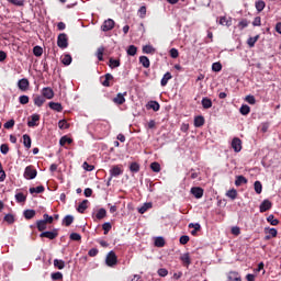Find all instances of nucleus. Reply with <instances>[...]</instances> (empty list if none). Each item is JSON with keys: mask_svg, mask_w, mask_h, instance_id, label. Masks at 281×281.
Masks as SVG:
<instances>
[{"mask_svg": "<svg viewBox=\"0 0 281 281\" xmlns=\"http://www.w3.org/2000/svg\"><path fill=\"white\" fill-rule=\"evenodd\" d=\"M57 46L60 47V49H67V47H69V38L66 33H60L58 35Z\"/></svg>", "mask_w": 281, "mask_h": 281, "instance_id": "obj_1", "label": "nucleus"}, {"mask_svg": "<svg viewBox=\"0 0 281 281\" xmlns=\"http://www.w3.org/2000/svg\"><path fill=\"white\" fill-rule=\"evenodd\" d=\"M36 175H38V171H36V168H34V166H27L24 169V179H27V180L36 179Z\"/></svg>", "mask_w": 281, "mask_h": 281, "instance_id": "obj_2", "label": "nucleus"}, {"mask_svg": "<svg viewBox=\"0 0 281 281\" xmlns=\"http://www.w3.org/2000/svg\"><path fill=\"white\" fill-rule=\"evenodd\" d=\"M40 238H48V240H56V238H58V228L41 233Z\"/></svg>", "mask_w": 281, "mask_h": 281, "instance_id": "obj_3", "label": "nucleus"}, {"mask_svg": "<svg viewBox=\"0 0 281 281\" xmlns=\"http://www.w3.org/2000/svg\"><path fill=\"white\" fill-rule=\"evenodd\" d=\"M105 262L108 267H115L117 265V255H115V251H110L106 256Z\"/></svg>", "mask_w": 281, "mask_h": 281, "instance_id": "obj_4", "label": "nucleus"}, {"mask_svg": "<svg viewBox=\"0 0 281 281\" xmlns=\"http://www.w3.org/2000/svg\"><path fill=\"white\" fill-rule=\"evenodd\" d=\"M126 95H128L127 92H119L115 98L112 99L114 104H117L119 106H122L124 102H126Z\"/></svg>", "mask_w": 281, "mask_h": 281, "instance_id": "obj_5", "label": "nucleus"}, {"mask_svg": "<svg viewBox=\"0 0 281 281\" xmlns=\"http://www.w3.org/2000/svg\"><path fill=\"white\" fill-rule=\"evenodd\" d=\"M113 27H115V21H113V19L105 20L101 25L102 32H111Z\"/></svg>", "mask_w": 281, "mask_h": 281, "instance_id": "obj_6", "label": "nucleus"}, {"mask_svg": "<svg viewBox=\"0 0 281 281\" xmlns=\"http://www.w3.org/2000/svg\"><path fill=\"white\" fill-rule=\"evenodd\" d=\"M41 122V115L40 114H33L27 121V126L30 128H34V126H38V123Z\"/></svg>", "mask_w": 281, "mask_h": 281, "instance_id": "obj_7", "label": "nucleus"}, {"mask_svg": "<svg viewBox=\"0 0 281 281\" xmlns=\"http://www.w3.org/2000/svg\"><path fill=\"white\" fill-rule=\"evenodd\" d=\"M110 175L112 177H120V175H124V169L122 165H115L110 169Z\"/></svg>", "mask_w": 281, "mask_h": 281, "instance_id": "obj_8", "label": "nucleus"}, {"mask_svg": "<svg viewBox=\"0 0 281 281\" xmlns=\"http://www.w3.org/2000/svg\"><path fill=\"white\" fill-rule=\"evenodd\" d=\"M232 148L235 153H240L243 150V140L238 137L233 138Z\"/></svg>", "mask_w": 281, "mask_h": 281, "instance_id": "obj_9", "label": "nucleus"}, {"mask_svg": "<svg viewBox=\"0 0 281 281\" xmlns=\"http://www.w3.org/2000/svg\"><path fill=\"white\" fill-rule=\"evenodd\" d=\"M265 234H267V236L265 237V240H271V238H276V236H278V229L266 227Z\"/></svg>", "mask_w": 281, "mask_h": 281, "instance_id": "obj_10", "label": "nucleus"}, {"mask_svg": "<svg viewBox=\"0 0 281 281\" xmlns=\"http://www.w3.org/2000/svg\"><path fill=\"white\" fill-rule=\"evenodd\" d=\"M18 89H20V91H27V89H30V80H27V78L20 79L18 81Z\"/></svg>", "mask_w": 281, "mask_h": 281, "instance_id": "obj_11", "label": "nucleus"}, {"mask_svg": "<svg viewBox=\"0 0 281 281\" xmlns=\"http://www.w3.org/2000/svg\"><path fill=\"white\" fill-rule=\"evenodd\" d=\"M42 97L46 98V100H52L54 98V89L49 87L43 88Z\"/></svg>", "mask_w": 281, "mask_h": 281, "instance_id": "obj_12", "label": "nucleus"}, {"mask_svg": "<svg viewBox=\"0 0 281 281\" xmlns=\"http://www.w3.org/2000/svg\"><path fill=\"white\" fill-rule=\"evenodd\" d=\"M272 203L269 200H263L262 203L259 206V210L261 213L268 212V210H271Z\"/></svg>", "mask_w": 281, "mask_h": 281, "instance_id": "obj_13", "label": "nucleus"}, {"mask_svg": "<svg viewBox=\"0 0 281 281\" xmlns=\"http://www.w3.org/2000/svg\"><path fill=\"white\" fill-rule=\"evenodd\" d=\"M180 260L183 265V267H190V265L192 263V259H190V254L186 252V254H182L180 256Z\"/></svg>", "mask_w": 281, "mask_h": 281, "instance_id": "obj_14", "label": "nucleus"}, {"mask_svg": "<svg viewBox=\"0 0 281 281\" xmlns=\"http://www.w3.org/2000/svg\"><path fill=\"white\" fill-rule=\"evenodd\" d=\"M191 194H193V196L195 199H202L203 198V189L201 187H193V188H191Z\"/></svg>", "mask_w": 281, "mask_h": 281, "instance_id": "obj_15", "label": "nucleus"}, {"mask_svg": "<svg viewBox=\"0 0 281 281\" xmlns=\"http://www.w3.org/2000/svg\"><path fill=\"white\" fill-rule=\"evenodd\" d=\"M193 124H194L195 128H201V126H204V124H205V117H203V115L195 116Z\"/></svg>", "mask_w": 281, "mask_h": 281, "instance_id": "obj_16", "label": "nucleus"}, {"mask_svg": "<svg viewBox=\"0 0 281 281\" xmlns=\"http://www.w3.org/2000/svg\"><path fill=\"white\" fill-rule=\"evenodd\" d=\"M89 205V200H83L77 207V212H79V214H85V211L87 210V207Z\"/></svg>", "mask_w": 281, "mask_h": 281, "instance_id": "obj_17", "label": "nucleus"}, {"mask_svg": "<svg viewBox=\"0 0 281 281\" xmlns=\"http://www.w3.org/2000/svg\"><path fill=\"white\" fill-rule=\"evenodd\" d=\"M220 25H225L226 27H232V18L229 16H221Z\"/></svg>", "mask_w": 281, "mask_h": 281, "instance_id": "obj_18", "label": "nucleus"}, {"mask_svg": "<svg viewBox=\"0 0 281 281\" xmlns=\"http://www.w3.org/2000/svg\"><path fill=\"white\" fill-rule=\"evenodd\" d=\"M22 137H23V145L27 150H30V148H32V137H30V135L27 134H24Z\"/></svg>", "mask_w": 281, "mask_h": 281, "instance_id": "obj_19", "label": "nucleus"}, {"mask_svg": "<svg viewBox=\"0 0 281 281\" xmlns=\"http://www.w3.org/2000/svg\"><path fill=\"white\" fill-rule=\"evenodd\" d=\"M30 194H43V192H45V187L43 186H38L36 188H30L29 189Z\"/></svg>", "mask_w": 281, "mask_h": 281, "instance_id": "obj_20", "label": "nucleus"}, {"mask_svg": "<svg viewBox=\"0 0 281 281\" xmlns=\"http://www.w3.org/2000/svg\"><path fill=\"white\" fill-rule=\"evenodd\" d=\"M48 105H49V109H52L53 111H57V113H63V104L56 103V102H49Z\"/></svg>", "mask_w": 281, "mask_h": 281, "instance_id": "obj_21", "label": "nucleus"}, {"mask_svg": "<svg viewBox=\"0 0 281 281\" xmlns=\"http://www.w3.org/2000/svg\"><path fill=\"white\" fill-rule=\"evenodd\" d=\"M189 228L193 229V231H191L192 236H196V233L201 232V224H199V223H195V224L191 223V224H189Z\"/></svg>", "mask_w": 281, "mask_h": 281, "instance_id": "obj_22", "label": "nucleus"}, {"mask_svg": "<svg viewBox=\"0 0 281 281\" xmlns=\"http://www.w3.org/2000/svg\"><path fill=\"white\" fill-rule=\"evenodd\" d=\"M228 281H243V279H240V274L236 271H231L228 273Z\"/></svg>", "mask_w": 281, "mask_h": 281, "instance_id": "obj_23", "label": "nucleus"}, {"mask_svg": "<svg viewBox=\"0 0 281 281\" xmlns=\"http://www.w3.org/2000/svg\"><path fill=\"white\" fill-rule=\"evenodd\" d=\"M74 223V215H66L63 218L61 225H65V227H69Z\"/></svg>", "mask_w": 281, "mask_h": 281, "instance_id": "obj_24", "label": "nucleus"}, {"mask_svg": "<svg viewBox=\"0 0 281 281\" xmlns=\"http://www.w3.org/2000/svg\"><path fill=\"white\" fill-rule=\"evenodd\" d=\"M111 80H113V75H111V74H105L104 80L101 81V85H102L103 87H111Z\"/></svg>", "mask_w": 281, "mask_h": 281, "instance_id": "obj_25", "label": "nucleus"}, {"mask_svg": "<svg viewBox=\"0 0 281 281\" xmlns=\"http://www.w3.org/2000/svg\"><path fill=\"white\" fill-rule=\"evenodd\" d=\"M35 106H42L45 104V98L43 95H35L33 99Z\"/></svg>", "mask_w": 281, "mask_h": 281, "instance_id": "obj_26", "label": "nucleus"}, {"mask_svg": "<svg viewBox=\"0 0 281 281\" xmlns=\"http://www.w3.org/2000/svg\"><path fill=\"white\" fill-rule=\"evenodd\" d=\"M248 180L244 176H237L235 180V186L240 187L243 184H247Z\"/></svg>", "mask_w": 281, "mask_h": 281, "instance_id": "obj_27", "label": "nucleus"}, {"mask_svg": "<svg viewBox=\"0 0 281 281\" xmlns=\"http://www.w3.org/2000/svg\"><path fill=\"white\" fill-rule=\"evenodd\" d=\"M139 63L145 69H148V67H150V59H148L146 56H140Z\"/></svg>", "mask_w": 281, "mask_h": 281, "instance_id": "obj_28", "label": "nucleus"}, {"mask_svg": "<svg viewBox=\"0 0 281 281\" xmlns=\"http://www.w3.org/2000/svg\"><path fill=\"white\" fill-rule=\"evenodd\" d=\"M34 216H36L35 210H25L24 211V218H26V221H31V218H34Z\"/></svg>", "mask_w": 281, "mask_h": 281, "instance_id": "obj_29", "label": "nucleus"}, {"mask_svg": "<svg viewBox=\"0 0 281 281\" xmlns=\"http://www.w3.org/2000/svg\"><path fill=\"white\" fill-rule=\"evenodd\" d=\"M36 227H37L38 232H45V229H47V224L45 223L44 220H38L36 222Z\"/></svg>", "mask_w": 281, "mask_h": 281, "instance_id": "obj_30", "label": "nucleus"}, {"mask_svg": "<svg viewBox=\"0 0 281 281\" xmlns=\"http://www.w3.org/2000/svg\"><path fill=\"white\" fill-rule=\"evenodd\" d=\"M239 113L241 115H249V113H251V108H249L247 104H243L239 109Z\"/></svg>", "mask_w": 281, "mask_h": 281, "instance_id": "obj_31", "label": "nucleus"}, {"mask_svg": "<svg viewBox=\"0 0 281 281\" xmlns=\"http://www.w3.org/2000/svg\"><path fill=\"white\" fill-rule=\"evenodd\" d=\"M172 79V75L170 72H166L160 81L161 87H166L168 85V80Z\"/></svg>", "mask_w": 281, "mask_h": 281, "instance_id": "obj_32", "label": "nucleus"}, {"mask_svg": "<svg viewBox=\"0 0 281 281\" xmlns=\"http://www.w3.org/2000/svg\"><path fill=\"white\" fill-rule=\"evenodd\" d=\"M260 38V35H256L255 37H249L247 40V45L249 47H255L256 46V43H258V40Z\"/></svg>", "mask_w": 281, "mask_h": 281, "instance_id": "obj_33", "label": "nucleus"}, {"mask_svg": "<svg viewBox=\"0 0 281 281\" xmlns=\"http://www.w3.org/2000/svg\"><path fill=\"white\" fill-rule=\"evenodd\" d=\"M150 207H153V203L147 202L140 209H138V212H139V214H146V212H148V210H150Z\"/></svg>", "mask_w": 281, "mask_h": 281, "instance_id": "obj_34", "label": "nucleus"}, {"mask_svg": "<svg viewBox=\"0 0 281 281\" xmlns=\"http://www.w3.org/2000/svg\"><path fill=\"white\" fill-rule=\"evenodd\" d=\"M202 106H203V109H212V99L203 98L202 99Z\"/></svg>", "mask_w": 281, "mask_h": 281, "instance_id": "obj_35", "label": "nucleus"}, {"mask_svg": "<svg viewBox=\"0 0 281 281\" xmlns=\"http://www.w3.org/2000/svg\"><path fill=\"white\" fill-rule=\"evenodd\" d=\"M105 217H106L105 209H100L95 214V218H98V221H102V218H105Z\"/></svg>", "mask_w": 281, "mask_h": 281, "instance_id": "obj_36", "label": "nucleus"}, {"mask_svg": "<svg viewBox=\"0 0 281 281\" xmlns=\"http://www.w3.org/2000/svg\"><path fill=\"white\" fill-rule=\"evenodd\" d=\"M150 170H153V172H161V165L157 161H154L150 164Z\"/></svg>", "mask_w": 281, "mask_h": 281, "instance_id": "obj_37", "label": "nucleus"}, {"mask_svg": "<svg viewBox=\"0 0 281 281\" xmlns=\"http://www.w3.org/2000/svg\"><path fill=\"white\" fill-rule=\"evenodd\" d=\"M267 222L270 223V225H280V221L278 218H276V216H273V214L269 215L267 217Z\"/></svg>", "mask_w": 281, "mask_h": 281, "instance_id": "obj_38", "label": "nucleus"}, {"mask_svg": "<svg viewBox=\"0 0 281 281\" xmlns=\"http://www.w3.org/2000/svg\"><path fill=\"white\" fill-rule=\"evenodd\" d=\"M266 5L267 4L262 0H258L255 4L257 12H262V10H265Z\"/></svg>", "mask_w": 281, "mask_h": 281, "instance_id": "obj_39", "label": "nucleus"}, {"mask_svg": "<svg viewBox=\"0 0 281 281\" xmlns=\"http://www.w3.org/2000/svg\"><path fill=\"white\" fill-rule=\"evenodd\" d=\"M226 196H228V199H232V201H234L236 200V196H238V191H236V189H232L226 192Z\"/></svg>", "mask_w": 281, "mask_h": 281, "instance_id": "obj_40", "label": "nucleus"}, {"mask_svg": "<svg viewBox=\"0 0 281 281\" xmlns=\"http://www.w3.org/2000/svg\"><path fill=\"white\" fill-rule=\"evenodd\" d=\"M255 192L257 194H262V182L260 181H255L254 183Z\"/></svg>", "mask_w": 281, "mask_h": 281, "instance_id": "obj_41", "label": "nucleus"}, {"mask_svg": "<svg viewBox=\"0 0 281 281\" xmlns=\"http://www.w3.org/2000/svg\"><path fill=\"white\" fill-rule=\"evenodd\" d=\"M97 58L100 61L104 60V46H101V47L98 48Z\"/></svg>", "mask_w": 281, "mask_h": 281, "instance_id": "obj_42", "label": "nucleus"}, {"mask_svg": "<svg viewBox=\"0 0 281 281\" xmlns=\"http://www.w3.org/2000/svg\"><path fill=\"white\" fill-rule=\"evenodd\" d=\"M15 200L18 203H25V201H27V196L20 192L15 194Z\"/></svg>", "mask_w": 281, "mask_h": 281, "instance_id": "obj_43", "label": "nucleus"}, {"mask_svg": "<svg viewBox=\"0 0 281 281\" xmlns=\"http://www.w3.org/2000/svg\"><path fill=\"white\" fill-rule=\"evenodd\" d=\"M7 1L12 5H18V8L25 5V0H7Z\"/></svg>", "mask_w": 281, "mask_h": 281, "instance_id": "obj_44", "label": "nucleus"}, {"mask_svg": "<svg viewBox=\"0 0 281 281\" xmlns=\"http://www.w3.org/2000/svg\"><path fill=\"white\" fill-rule=\"evenodd\" d=\"M137 54V46L130 45L127 48V56H135Z\"/></svg>", "mask_w": 281, "mask_h": 281, "instance_id": "obj_45", "label": "nucleus"}, {"mask_svg": "<svg viewBox=\"0 0 281 281\" xmlns=\"http://www.w3.org/2000/svg\"><path fill=\"white\" fill-rule=\"evenodd\" d=\"M148 106H149V109H153V111H159V109L161 108L159 105V102H157V101H149Z\"/></svg>", "mask_w": 281, "mask_h": 281, "instance_id": "obj_46", "label": "nucleus"}, {"mask_svg": "<svg viewBox=\"0 0 281 281\" xmlns=\"http://www.w3.org/2000/svg\"><path fill=\"white\" fill-rule=\"evenodd\" d=\"M112 228H113V226L109 222H105L104 224H102V229H103L105 236H106V234H109L111 232Z\"/></svg>", "mask_w": 281, "mask_h": 281, "instance_id": "obj_47", "label": "nucleus"}, {"mask_svg": "<svg viewBox=\"0 0 281 281\" xmlns=\"http://www.w3.org/2000/svg\"><path fill=\"white\" fill-rule=\"evenodd\" d=\"M74 139L68 136H63L59 140L60 146H65L66 144H72Z\"/></svg>", "mask_w": 281, "mask_h": 281, "instance_id": "obj_48", "label": "nucleus"}, {"mask_svg": "<svg viewBox=\"0 0 281 281\" xmlns=\"http://www.w3.org/2000/svg\"><path fill=\"white\" fill-rule=\"evenodd\" d=\"M166 245V239L164 237H157L155 239V247H164Z\"/></svg>", "mask_w": 281, "mask_h": 281, "instance_id": "obj_49", "label": "nucleus"}, {"mask_svg": "<svg viewBox=\"0 0 281 281\" xmlns=\"http://www.w3.org/2000/svg\"><path fill=\"white\" fill-rule=\"evenodd\" d=\"M54 267L56 269L63 270V268L65 267V262L60 259H55L54 260Z\"/></svg>", "mask_w": 281, "mask_h": 281, "instance_id": "obj_50", "label": "nucleus"}, {"mask_svg": "<svg viewBox=\"0 0 281 281\" xmlns=\"http://www.w3.org/2000/svg\"><path fill=\"white\" fill-rule=\"evenodd\" d=\"M143 54H155V48L150 45L143 46Z\"/></svg>", "mask_w": 281, "mask_h": 281, "instance_id": "obj_51", "label": "nucleus"}, {"mask_svg": "<svg viewBox=\"0 0 281 281\" xmlns=\"http://www.w3.org/2000/svg\"><path fill=\"white\" fill-rule=\"evenodd\" d=\"M71 60H72L71 55H65L61 59V63L67 67L71 65Z\"/></svg>", "mask_w": 281, "mask_h": 281, "instance_id": "obj_52", "label": "nucleus"}, {"mask_svg": "<svg viewBox=\"0 0 281 281\" xmlns=\"http://www.w3.org/2000/svg\"><path fill=\"white\" fill-rule=\"evenodd\" d=\"M139 168H140L139 164H137V162H132L130 165L131 172L137 173V172H139Z\"/></svg>", "mask_w": 281, "mask_h": 281, "instance_id": "obj_53", "label": "nucleus"}, {"mask_svg": "<svg viewBox=\"0 0 281 281\" xmlns=\"http://www.w3.org/2000/svg\"><path fill=\"white\" fill-rule=\"evenodd\" d=\"M139 19H146V5H143L138 9L137 12Z\"/></svg>", "mask_w": 281, "mask_h": 281, "instance_id": "obj_54", "label": "nucleus"}, {"mask_svg": "<svg viewBox=\"0 0 281 281\" xmlns=\"http://www.w3.org/2000/svg\"><path fill=\"white\" fill-rule=\"evenodd\" d=\"M33 54H34V56H37V57L43 56V47L34 46Z\"/></svg>", "mask_w": 281, "mask_h": 281, "instance_id": "obj_55", "label": "nucleus"}, {"mask_svg": "<svg viewBox=\"0 0 281 281\" xmlns=\"http://www.w3.org/2000/svg\"><path fill=\"white\" fill-rule=\"evenodd\" d=\"M83 170H87V172H92V170H95V167L93 165H89V162L85 161L82 165Z\"/></svg>", "mask_w": 281, "mask_h": 281, "instance_id": "obj_56", "label": "nucleus"}, {"mask_svg": "<svg viewBox=\"0 0 281 281\" xmlns=\"http://www.w3.org/2000/svg\"><path fill=\"white\" fill-rule=\"evenodd\" d=\"M0 153L2 155H8V153H10V146H8V144H2L0 146Z\"/></svg>", "mask_w": 281, "mask_h": 281, "instance_id": "obj_57", "label": "nucleus"}, {"mask_svg": "<svg viewBox=\"0 0 281 281\" xmlns=\"http://www.w3.org/2000/svg\"><path fill=\"white\" fill-rule=\"evenodd\" d=\"M58 127H59L61 131L65 130V128H69V123H67L66 120H60V121L58 122Z\"/></svg>", "mask_w": 281, "mask_h": 281, "instance_id": "obj_58", "label": "nucleus"}, {"mask_svg": "<svg viewBox=\"0 0 281 281\" xmlns=\"http://www.w3.org/2000/svg\"><path fill=\"white\" fill-rule=\"evenodd\" d=\"M223 69V65H221V63H213V65H212V70L213 71H216V72H218V71H221Z\"/></svg>", "mask_w": 281, "mask_h": 281, "instance_id": "obj_59", "label": "nucleus"}, {"mask_svg": "<svg viewBox=\"0 0 281 281\" xmlns=\"http://www.w3.org/2000/svg\"><path fill=\"white\" fill-rule=\"evenodd\" d=\"M20 104H27L30 102V97L23 94L19 98Z\"/></svg>", "mask_w": 281, "mask_h": 281, "instance_id": "obj_60", "label": "nucleus"}, {"mask_svg": "<svg viewBox=\"0 0 281 281\" xmlns=\"http://www.w3.org/2000/svg\"><path fill=\"white\" fill-rule=\"evenodd\" d=\"M70 240H76V241L82 240V236L78 233H72L70 234Z\"/></svg>", "mask_w": 281, "mask_h": 281, "instance_id": "obj_61", "label": "nucleus"}, {"mask_svg": "<svg viewBox=\"0 0 281 281\" xmlns=\"http://www.w3.org/2000/svg\"><path fill=\"white\" fill-rule=\"evenodd\" d=\"M248 25H249V21H247V20H241L239 23H238V27H239V30H245V27H248Z\"/></svg>", "mask_w": 281, "mask_h": 281, "instance_id": "obj_62", "label": "nucleus"}, {"mask_svg": "<svg viewBox=\"0 0 281 281\" xmlns=\"http://www.w3.org/2000/svg\"><path fill=\"white\" fill-rule=\"evenodd\" d=\"M4 221H5L7 223H9L10 225H12V223H14V215H12V214H7V215L4 216Z\"/></svg>", "mask_w": 281, "mask_h": 281, "instance_id": "obj_63", "label": "nucleus"}, {"mask_svg": "<svg viewBox=\"0 0 281 281\" xmlns=\"http://www.w3.org/2000/svg\"><path fill=\"white\" fill-rule=\"evenodd\" d=\"M110 67H120V59L110 58Z\"/></svg>", "mask_w": 281, "mask_h": 281, "instance_id": "obj_64", "label": "nucleus"}]
</instances>
